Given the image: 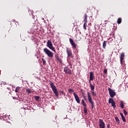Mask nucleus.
<instances>
[{
	"mask_svg": "<svg viewBox=\"0 0 128 128\" xmlns=\"http://www.w3.org/2000/svg\"><path fill=\"white\" fill-rule=\"evenodd\" d=\"M50 86L51 88H52V92L56 96H58V89L56 88V85H54V82H52L50 80Z\"/></svg>",
	"mask_w": 128,
	"mask_h": 128,
	"instance_id": "obj_1",
	"label": "nucleus"
},
{
	"mask_svg": "<svg viewBox=\"0 0 128 128\" xmlns=\"http://www.w3.org/2000/svg\"><path fill=\"white\" fill-rule=\"evenodd\" d=\"M87 96L88 98V100L90 104H92V110H94V100H92V95H90V93L88 92Z\"/></svg>",
	"mask_w": 128,
	"mask_h": 128,
	"instance_id": "obj_2",
	"label": "nucleus"
},
{
	"mask_svg": "<svg viewBox=\"0 0 128 128\" xmlns=\"http://www.w3.org/2000/svg\"><path fill=\"white\" fill-rule=\"evenodd\" d=\"M46 46L48 47L50 50H52V52H56V49H54V44H52V41L50 40H48L46 42Z\"/></svg>",
	"mask_w": 128,
	"mask_h": 128,
	"instance_id": "obj_3",
	"label": "nucleus"
},
{
	"mask_svg": "<svg viewBox=\"0 0 128 128\" xmlns=\"http://www.w3.org/2000/svg\"><path fill=\"white\" fill-rule=\"evenodd\" d=\"M44 52L49 58H54V54H52V52L50 51L48 48H44Z\"/></svg>",
	"mask_w": 128,
	"mask_h": 128,
	"instance_id": "obj_4",
	"label": "nucleus"
},
{
	"mask_svg": "<svg viewBox=\"0 0 128 128\" xmlns=\"http://www.w3.org/2000/svg\"><path fill=\"white\" fill-rule=\"evenodd\" d=\"M108 90L109 92V94L110 96V98H114V96H116V92L112 90V89H111L110 88H108Z\"/></svg>",
	"mask_w": 128,
	"mask_h": 128,
	"instance_id": "obj_5",
	"label": "nucleus"
},
{
	"mask_svg": "<svg viewBox=\"0 0 128 128\" xmlns=\"http://www.w3.org/2000/svg\"><path fill=\"white\" fill-rule=\"evenodd\" d=\"M99 128H106V124L102 119H99Z\"/></svg>",
	"mask_w": 128,
	"mask_h": 128,
	"instance_id": "obj_6",
	"label": "nucleus"
},
{
	"mask_svg": "<svg viewBox=\"0 0 128 128\" xmlns=\"http://www.w3.org/2000/svg\"><path fill=\"white\" fill-rule=\"evenodd\" d=\"M64 72H66V74H72V70L66 66H65L64 68Z\"/></svg>",
	"mask_w": 128,
	"mask_h": 128,
	"instance_id": "obj_7",
	"label": "nucleus"
},
{
	"mask_svg": "<svg viewBox=\"0 0 128 128\" xmlns=\"http://www.w3.org/2000/svg\"><path fill=\"white\" fill-rule=\"evenodd\" d=\"M70 44L72 46V48H76V43L74 42V40L72 39V38H70L69 39Z\"/></svg>",
	"mask_w": 128,
	"mask_h": 128,
	"instance_id": "obj_8",
	"label": "nucleus"
},
{
	"mask_svg": "<svg viewBox=\"0 0 128 128\" xmlns=\"http://www.w3.org/2000/svg\"><path fill=\"white\" fill-rule=\"evenodd\" d=\"M124 52H122L120 56V62L121 64H124Z\"/></svg>",
	"mask_w": 128,
	"mask_h": 128,
	"instance_id": "obj_9",
	"label": "nucleus"
},
{
	"mask_svg": "<svg viewBox=\"0 0 128 128\" xmlns=\"http://www.w3.org/2000/svg\"><path fill=\"white\" fill-rule=\"evenodd\" d=\"M74 98L76 102H78V104H80V98H78V94H76V92H74Z\"/></svg>",
	"mask_w": 128,
	"mask_h": 128,
	"instance_id": "obj_10",
	"label": "nucleus"
},
{
	"mask_svg": "<svg viewBox=\"0 0 128 128\" xmlns=\"http://www.w3.org/2000/svg\"><path fill=\"white\" fill-rule=\"evenodd\" d=\"M66 52L68 58H72V53L70 51V50H68V48H66Z\"/></svg>",
	"mask_w": 128,
	"mask_h": 128,
	"instance_id": "obj_11",
	"label": "nucleus"
},
{
	"mask_svg": "<svg viewBox=\"0 0 128 128\" xmlns=\"http://www.w3.org/2000/svg\"><path fill=\"white\" fill-rule=\"evenodd\" d=\"M55 58L58 62H59L60 64H62V60H61L60 58V57L58 56V54H55Z\"/></svg>",
	"mask_w": 128,
	"mask_h": 128,
	"instance_id": "obj_12",
	"label": "nucleus"
},
{
	"mask_svg": "<svg viewBox=\"0 0 128 128\" xmlns=\"http://www.w3.org/2000/svg\"><path fill=\"white\" fill-rule=\"evenodd\" d=\"M90 80H94V75L92 72H90Z\"/></svg>",
	"mask_w": 128,
	"mask_h": 128,
	"instance_id": "obj_13",
	"label": "nucleus"
},
{
	"mask_svg": "<svg viewBox=\"0 0 128 128\" xmlns=\"http://www.w3.org/2000/svg\"><path fill=\"white\" fill-rule=\"evenodd\" d=\"M120 116H121L122 120L124 122H126V118H124V114L122 112L120 113Z\"/></svg>",
	"mask_w": 128,
	"mask_h": 128,
	"instance_id": "obj_14",
	"label": "nucleus"
},
{
	"mask_svg": "<svg viewBox=\"0 0 128 128\" xmlns=\"http://www.w3.org/2000/svg\"><path fill=\"white\" fill-rule=\"evenodd\" d=\"M106 41H104L102 44V47L104 50H106Z\"/></svg>",
	"mask_w": 128,
	"mask_h": 128,
	"instance_id": "obj_15",
	"label": "nucleus"
},
{
	"mask_svg": "<svg viewBox=\"0 0 128 128\" xmlns=\"http://www.w3.org/2000/svg\"><path fill=\"white\" fill-rule=\"evenodd\" d=\"M120 106L122 108H124V101H120Z\"/></svg>",
	"mask_w": 128,
	"mask_h": 128,
	"instance_id": "obj_16",
	"label": "nucleus"
},
{
	"mask_svg": "<svg viewBox=\"0 0 128 128\" xmlns=\"http://www.w3.org/2000/svg\"><path fill=\"white\" fill-rule=\"evenodd\" d=\"M114 102V100L112 98H110L108 100V104H112Z\"/></svg>",
	"mask_w": 128,
	"mask_h": 128,
	"instance_id": "obj_17",
	"label": "nucleus"
},
{
	"mask_svg": "<svg viewBox=\"0 0 128 128\" xmlns=\"http://www.w3.org/2000/svg\"><path fill=\"white\" fill-rule=\"evenodd\" d=\"M114 102V100L112 98H110L108 100V104H112Z\"/></svg>",
	"mask_w": 128,
	"mask_h": 128,
	"instance_id": "obj_18",
	"label": "nucleus"
},
{
	"mask_svg": "<svg viewBox=\"0 0 128 128\" xmlns=\"http://www.w3.org/2000/svg\"><path fill=\"white\" fill-rule=\"evenodd\" d=\"M90 88L92 92L94 90V86L92 85V84H90Z\"/></svg>",
	"mask_w": 128,
	"mask_h": 128,
	"instance_id": "obj_19",
	"label": "nucleus"
},
{
	"mask_svg": "<svg viewBox=\"0 0 128 128\" xmlns=\"http://www.w3.org/2000/svg\"><path fill=\"white\" fill-rule=\"evenodd\" d=\"M20 86L16 87V90H15L16 92H18L20 91Z\"/></svg>",
	"mask_w": 128,
	"mask_h": 128,
	"instance_id": "obj_20",
	"label": "nucleus"
},
{
	"mask_svg": "<svg viewBox=\"0 0 128 128\" xmlns=\"http://www.w3.org/2000/svg\"><path fill=\"white\" fill-rule=\"evenodd\" d=\"M115 120H116V122H117V124H120V119L118 118V117H116Z\"/></svg>",
	"mask_w": 128,
	"mask_h": 128,
	"instance_id": "obj_21",
	"label": "nucleus"
},
{
	"mask_svg": "<svg viewBox=\"0 0 128 128\" xmlns=\"http://www.w3.org/2000/svg\"><path fill=\"white\" fill-rule=\"evenodd\" d=\"M112 106L113 108H116V102H114L113 103H111Z\"/></svg>",
	"mask_w": 128,
	"mask_h": 128,
	"instance_id": "obj_22",
	"label": "nucleus"
},
{
	"mask_svg": "<svg viewBox=\"0 0 128 128\" xmlns=\"http://www.w3.org/2000/svg\"><path fill=\"white\" fill-rule=\"evenodd\" d=\"M122 22V18H118L117 20V23L118 24H121Z\"/></svg>",
	"mask_w": 128,
	"mask_h": 128,
	"instance_id": "obj_23",
	"label": "nucleus"
},
{
	"mask_svg": "<svg viewBox=\"0 0 128 128\" xmlns=\"http://www.w3.org/2000/svg\"><path fill=\"white\" fill-rule=\"evenodd\" d=\"M81 92H82V96L84 98L85 100H86V96H85V94H84V92H82V90L81 91Z\"/></svg>",
	"mask_w": 128,
	"mask_h": 128,
	"instance_id": "obj_24",
	"label": "nucleus"
},
{
	"mask_svg": "<svg viewBox=\"0 0 128 128\" xmlns=\"http://www.w3.org/2000/svg\"><path fill=\"white\" fill-rule=\"evenodd\" d=\"M82 104L84 106L85 108H86V102H84V100H82Z\"/></svg>",
	"mask_w": 128,
	"mask_h": 128,
	"instance_id": "obj_25",
	"label": "nucleus"
},
{
	"mask_svg": "<svg viewBox=\"0 0 128 128\" xmlns=\"http://www.w3.org/2000/svg\"><path fill=\"white\" fill-rule=\"evenodd\" d=\"M34 98L35 100H38H38H40V97L39 96H34Z\"/></svg>",
	"mask_w": 128,
	"mask_h": 128,
	"instance_id": "obj_26",
	"label": "nucleus"
},
{
	"mask_svg": "<svg viewBox=\"0 0 128 128\" xmlns=\"http://www.w3.org/2000/svg\"><path fill=\"white\" fill-rule=\"evenodd\" d=\"M26 92H28V94H31L32 90H30V88L26 89Z\"/></svg>",
	"mask_w": 128,
	"mask_h": 128,
	"instance_id": "obj_27",
	"label": "nucleus"
},
{
	"mask_svg": "<svg viewBox=\"0 0 128 128\" xmlns=\"http://www.w3.org/2000/svg\"><path fill=\"white\" fill-rule=\"evenodd\" d=\"M86 26H87V23H84L83 28L84 30H86Z\"/></svg>",
	"mask_w": 128,
	"mask_h": 128,
	"instance_id": "obj_28",
	"label": "nucleus"
},
{
	"mask_svg": "<svg viewBox=\"0 0 128 128\" xmlns=\"http://www.w3.org/2000/svg\"><path fill=\"white\" fill-rule=\"evenodd\" d=\"M92 94V96H96V92L92 91L91 92Z\"/></svg>",
	"mask_w": 128,
	"mask_h": 128,
	"instance_id": "obj_29",
	"label": "nucleus"
},
{
	"mask_svg": "<svg viewBox=\"0 0 128 128\" xmlns=\"http://www.w3.org/2000/svg\"><path fill=\"white\" fill-rule=\"evenodd\" d=\"M84 112L86 114H88V109H86V108H84Z\"/></svg>",
	"mask_w": 128,
	"mask_h": 128,
	"instance_id": "obj_30",
	"label": "nucleus"
},
{
	"mask_svg": "<svg viewBox=\"0 0 128 128\" xmlns=\"http://www.w3.org/2000/svg\"><path fill=\"white\" fill-rule=\"evenodd\" d=\"M123 112H124V114L125 116H128V112L126 110H123Z\"/></svg>",
	"mask_w": 128,
	"mask_h": 128,
	"instance_id": "obj_31",
	"label": "nucleus"
},
{
	"mask_svg": "<svg viewBox=\"0 0 128 128\" xmlns=\"http://www.w3.org/2000/svg\"><path fill=\"white\" fill-rule=\"evenodd\" d=\"M7 88H8V90H10V88H12V85L10 84V86Z\"/></svg>",
	"mask_w": 128,
	"mask_h": 128,
	"instance_id": "obj_32",
	"label": "nucleus"
},
{
	"mask_svg": "<svg viewBox=\"0 0 128 128\" xmlns=\"http://www.w3.org/2000/svg\"><path fill=\"white\" fill-rule=\"evenodd\" d=\"M84 19L88 20V14H84Z\"/></svg>",
	"mask_w": 128,
	"mask_h": 128,
	"instance_id": "obj_33",
	"label": "nucleus"
},
{
	"mask_svg": "<svg viewBox=\"0 0 128 128\" xmlns=\"http://www.w3.org/2000/svg\"><path fill=\"white\" fill-rule=\"evenodd\" d=\"M84 23L88 24V19H84Z\"/></svg>",
	"mask_w": 128,
	"mask_h": 128,
	"instance_id": "obj_34",
	"label": "nucleus"
},
{
	"mask_svg": "<svg viewBox=\"0 0 128 128\" xmlns=\"http://www.w3.org/2000/svg\"><path fill=\"white\" fill-rule=\"evenodd\" d=\"M104 74H106L108 72V70L104 69Z\"/></svg>",
	"mask_w": 128,
	"mask_h": 128,
	"instance_id": "obj_35",
	"label": "nucleus"
},
{
	"mask_svg": "<svg viewBox=\"0 0 128 128\" xmlns=\"http://www.w3.org/2000/svg\"><path fill=\"white\" fill-rule=\"evenodd\" d=\"M68 92L70 93L72 92H74V90H72V88H70L68 90Z\"/></svg>",
	"mask_w": 128,
	"mask_h": 128,
	"instance_id": "obj_36",
	"label": "nucleus"
},
{
	"mask_svg": "<svg viewBox=\"0 0 128 128\" xmlns=\"http://www.w3.org/2000/svg\"><path fill=\"white\" fill-rule=\"evenodd\" d=\"M26 124H26V122H24L23 123V126H26Z\"/></svg>",
	"mask_w": 128,
	"mask_h": 128,
	"instance_id": "obj_37",
	"label": "nucleus"
},
{
	"mask_svg": "<svg viewBox=\"0 0 128 128\" xmlns=\"http://www.w3.org/2000/svg\"><path fill=\"white\" fill-rule=\"evenodd\" d=\"M2 90V86L0 84V90Z\"/></svg>",
	"mask_w": 128,
	"mask_h": 128,
	"instance_id": "obj_38",
	"label": "nucleus"
},
{
	"mask_svg": "<svg viewBox=\"0 0 128 128\" xmlns=\"http://www.w3.org/2000/svg\"><path fill=\"white\" fill-rule=\"evenodd\" d=\"M46 62V60H44V61H43V64L44 65V64Z\"/></svg>",
	"mask_w": 128,
	"mask_h": 128,
	"instance_id": "obj_39",
	"label": "nucleus"
},
{
	"mask_svg": "<svg viewBox=\"0 0 128 128\" xmlns=\"http://www.w3.org/2000/svg\"><path fill=\"white\" fill-rule=\"evenodd\" d=\"M61 94H64V91H60Z\"/></svg>",
	"mask_w": 128,
	"mask_h": 128,
	"instance_id": "obj_40",
	"label": "nucleus"
},
{
	"mask_svg": "<svg viewBox=\"0 0 128 128\" xmlns=\"http://www.w3.org/2000/svg\"><path fill=\"white\" fill-rule=\"evenodd\" d=\"M90 80H90H90H89V84H90H90H92V83L90 82Z\"/></svg>",
	"mask_w": 128,
	"mask_h": 128,
	"instance_id": "obj_41",
	"label": "nucleus"
},
{
	"mask_svg": "<svg viewBox=\"0 0 128 128\" xmlns=\"http://www.w3.org/2000/svg\"><path fill=\"white\" fill-rule=\"evenodd\" d=\"M107 128H110V124H107Z\"/></svg>",
	"mask_w": 128,
	"mask_h": 128,
	"instance_id": "obj_42",
	"label": "nucleus"
},
{
	"mask_svg": "<svg viewBox=\"0 0 128 128\" xmlns=\"http://www.w3.org/2000/svg\"><path fill=\"white\" fill-rule=\"evenodd\" d=\"M104 22H108V20H106Z\"/></svg>",
	"mask_w": 128,
	"mask_h": 128,
	"instance_id": "obj_43",
	"label": "nucleus"
},
{
	"mask_svg": "<svg viewBox=\"0 0 128 128\" xmlns=\"http://www.w3.org/2000/svg\"><path fill=\"white\" fill-rule=\"evenodd\" d=\"M42 62H44L45 60H44V58H42Z\"/></svg>",
	"mask_w": 128,
	"mask_h": 128,
	"instance_id": "obj_44",
	"label": "nucleus"
},
{
	"mask_svg": "<svg viewBox=\"0 0 128 128\" xmlns=\"http://www.w3.org/2000/svg\"><path fill=\"white\" fill-rule=\"evenodd\" d=\"M13 98H14V100H16V98H14V97H13Z\"/></svg>",
	"mask_w": 128,
	"mask_h": 128,
	"instance_id": "obj_45",
	"label": "nucleus"
},
{
	"mask_svg": "<svg viewBox=\"0 0 128 128\" xmlns=\"http://www.w3.org/2000/svg\"><path fill=\"white\" fill-rule=\"evenodd\" d=\"M32 18H34V17H32Z\"/></svg>",
	"mask_w": 128,
	"mask_h": 128,
	"instance_id": "obj_46",
	"label": "nucleus"
}]
</instances>
